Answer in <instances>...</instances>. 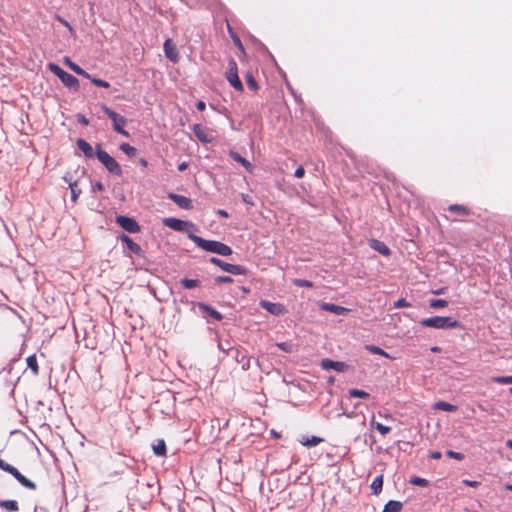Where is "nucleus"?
<instances>
[{
    "label": "nucleus",
    "instance_id": "nucleus-1",
    "mask_svg": "<svg viewBox=\"0 0 512 512\" xmlns=\"http://www.w3.org/2000/svg\"><path fill=\"white\" fill-rule=\"evenodd\" d=\"M189 239L192 240L199 248L215 253L221 256H229L232 254V249L230 246L225 243L216 241V240H206L200 236L190 233L188 235Z\"/></svg>",
    "mask_w": 512,
    "mask_h": 512
},
{
    "label": "nucleus",
    "instance_id": "nucleus-2",
    "mask_svg": "<svg viewBox=\"0 0 512 512\" xmlns=\"http://www.w3.org/2000/svg\"><path fill=\"white\" fill-rule=\"evenodd\" d=\"M419 324L423 327H430L435 329H453L460 326V323L448 316H433L420 320Z\"/></svg>",
    "mask_w": 512,
    "mask_h": 512
},
{
    "label": "nucleus",
    "instance_id": "nucleus-3",
    "mask_svg": "<svg viewBox=\"0 0 512 512\" xmlns=\"http://www.w3.org/2000/svg\"><path fill=\"white\" fill-rule=\"evenodd\" d=\"M96 157L111 174L117 176L122 175V169L118 162L105 150H103L100 144L96 145Z\"/></svg>",
    "mask_w": 512,
    "mask_h": 512
},
{
    "label": "nucleus",
    "instance_id": "nucleus-4",
    "mask_svg": "<svg viewBox=\"0 0 512 512\" xmlns=\"http://www.w3.org/2000/svg\"><path fill=\"white\" fill-rule=\"evenodd\" d=\"M49 70L54 73L61 82L69 89L77 91L79 89V81L78 79L63 70L59 65L55 63H49L48 64Z\"/></svg>",
    "mask_w": 512,
    "mask_h": 512
},
{
    "label": "nucleus",
    "instance_id": "nucleus-5",
    "mask_svg": "<svg viewBox=\"0 0 512 512\" xmlns=\"http://www.w3.org/2000/svg\"><path fill=\"white\" fill-rule=\"evenodd\" d=\"M0 469H2L3 471L11 474L23 487H25L27 489H30V490H35L36 489L37 486H36V484L33 481H31L30 479L26 478L24 475H22L18 471L17 468H15L11 464L7 463L3 459H0Z\"/></svg>",
    "mask_w": 512,
    "mask_h": 512
},
{
    "label": "nucleus",
    "instance_id": "nucleus-6",
    "mask_svg": "<svg viewBox=\"0 0 512 512\" xmlns=\"http://www.w3.org/2000/svg\"><path fill=\"white\" fill-rule=\"evenodd\" d=\"M102 110L112 120L113 129L117 133L122 134L124 136H129V133L123 128L127 123V120L125 117L116 113L114 110H112L111 108H109L106 105H102Z\"/></svg>",
    "mask_w": 512,
    "mask_h": 512
},
{
    "label": "nucleus",
    "instance_id": "nucleus-7",
    "mask_svg": "<svg viewBox=\"0 0 512 512\" xmlns=\"http://www.w3.org/2000/svg\"><path fill=\"white\" fill-rule=\"evenodd\" d=\"M209 261L210 263L218 266L223 271L228 272L232 275H246L248 273V270L245 266L230 264L217 257H211Z\"/></svg>",
    "mask_w": 512,
    "mask_h": 512
},
{
    "label": "nucleus",
    "instance_id": "nucleus-8",
    "mask_svg": "<svg viewBox=\"0 0 512 512\" xmlns=\"http://www.w3.org/2000/svg\"><path fill=\"white\" fill-rule=\"evenodd\" d=\"M226 79L235 90L239 92L243 91L244 87L238 76L237 63L233 58L229 60L228 70L226 72Z\"/></svg>",
    "mask_w": 512,
    "mask_h": 512
},
{
    "label": "nucleus",
    "instance_id": "nucleus-9",
    "mask_svg": "<svg viewBox=\"0 0 512 512\" xmlns=\"http://www.w3.org/2000/svg\"><path fill=\"white\" fill-rule=\"evenodd\" d=\"M116 223L125 231L129 233H138L140 231V225L137 221L128 216L119 215L116 217Z\"/></svg>",
    "mask_w": 512,
    "mask_h": 512
},
{
    "label": "nucleus",
    "instance_id": "nucleus-10",
    "mask_svg": "<svg viewBox=\"0 0 512 512\" xmlns=\"http://www.w3.org/2000/svg\"><path fill=\"white\" fill-rule=\"evenodd\" d=\"M162 223L165 227L177 232H184L188 227H193L192 223L174 217L164 218Z\"/></svg>",
    "mask_w": 512,
    "mask_h": 512
},
{
    "label": "nucleus",
    "instance_id": "nucleus-11",
    "mask_svg": "<svg viewBox=\"0 0 512 512\" xmlns=\"http://www.w3.org/2000/svg\"><path fill=\"white\" fill-rule=\"evenodd\" d=\"M320 366L324 370H335L337 372H346L349 369V365L345 362L334 361L331 359H323L320 363Z\"/></svg>",
    "mask_w": 512,
    "mask_h": 512
},
{
    "label": "nucleus",
    "instance_id": "nucleus-12",
    "mask_svg": "<svg viewBox=\"0 0 512 512\" xmlns=\"http://www.w3.org/2000/svg\"><path fill=\"white\" fill-rule=\"evenodd\" d=\"M259 305L261 308L265 309L267 312L275 316H280L285 312V307L280 303H274L268 300H261L259 302Z\"/></svg>",
    "mask_w": 512,
    "mask_h": 512
},
{
    "label": "nucleus",
    "instance_id": "nucleus-13",
    "mask_svg": "<svg viewBox=\"0 0 512 512\" xmlns=\"http://www.w3.org/2000/svg\"><path fill=\"white\" fill-rule=\"evenodd\" d=\"M168 198L182 209L189 210L193 207L192 200L186 196L170 192L168 193Z\"/></svg>",
    "mask_w": 512,
    "mask_h": 512
},
{
    "label": "nucleus",
    "instance_id": "nucleus-14",
    "mask_svg": "<svg viewBox=\"0 0 512 512\" xmlns=\"http://www.w3.org/2000/svg\"><path fill=\"white\" fill-rule=\"evenodd\" d=\"M165 56L173 63L179 61V53L171 39H167L163 45Z\"/></svg>",
    "mask_w": 512,
    "mask_h": 512
},
{
    "label": "nucleus",
    "instance_id": "nucleus-15",
    "mask_svg": "<svg viewBox=\"0 0 512 512\" xmlns=\"http://www.w3.org/2000/svg\"><path fill=\"white\" fill-rule=\"evenodd\" d=\"M119 239L122 243L126 244V247L135 255L141 256L143 255V250L139 244L134 242L128 235L122 234Z\"/></svg>",
    "mask_w": 512,
    "mask_h": 512
},
{
    "label": "nucleus",
    "instance_id": "nucleus-16",
    "mask_svg": "<svg viewBox=\"0 0 512 512\" xmlns=\"http://www.w3.org/2000/svg\"><path fill=\"white\" fill-rule=\"evenodd\" d=\"M369 246L373 250L379 252L380 254L384 256H389L391 254L390 248L382 241L377 239H371L369 241Z\"/></svg>",
    "mask_w": 512,
    "mask_h": 512
},
{
    "label": "nucleus",
    "instance_id": "nucleus-17",
    "mask_svg": "<svg viewBox=\"0 0 512 512\" xmlns=\"http://www.w3.org/2000/svg\"><path fill=\"white\" fill-rule=\"evenodd\" d=\"M198 307L201 311L207 313L210 317H212L216 321H221L223 319V315L218 312L216 309H214L209 304L199 302Z\"/></svg>",
    "mask_w": 512,
    "mask_h": 512
},
{
    "label": "nucleus",
    "instance_id": "nucleus-18",
    "mask_svg": "<svg viewBox=\"0 0 512 512\" xmlns=\"http://www.w3.org/2000/svg\"><path fill=\"white\" fill-rule=\"evenodd\" d=\"M321 309L324 311L334 313L335 315H345L346 313L349 312V309L333 303H322Z\"/></svg>",
    "mask_w": 512,
    "mask_h": 512
},
{
    "label": "nucleus",
    "instance_id": "nucleus-19",
    "mask_svg": "<svg viewBox=\"0 0 512 512\" xmlns=\"http://www.w3.org/2000/svg\"><path fill=\"white\" fill-rule=\"evenodd\" d=\"M193 132L201 142L208 143L211 141L206 129L201 124H195L193 126Z\"/></svg>",
    "mask_w": 512,
    "mask_h": 512
},
{
    "label": "nucleus",
    "instance_id": "nucleus-20",
    "mask_svg": "<svg viewBox=\"0 0 512 512\" xmlns=\"http://www.w3.org/2000/svg\"><path fill=\"white\" fill-rule=\"evenodd\" d=\"M77 147L84 153L87 158H92L94 156V150L92 146L84 139L79 138L76 142Z\"/></svg>",
    "mask_w": 512,
    "mask_h": 512
},
{
    "label": "nucleus",
    "instance_id": "nucleus-21",
    "mask_svg": "<svg viewBox=\"0 0 512 512\" xmlns=\"http://www.w3.org/2000/svg\"><path fill=\"white\" fill-rule=\"evenodd\" d=\"M64 62L76 74L83 76L85 78H90V74L87 73L84 69H82L79 65L71 61L70 58L65 57Z\"/></svg>",
    "mask_w": 512,
    "mask_h": 512
},
{
    "label": "nucleus",
    "instance_id": "nucleus-22",
    "mask_svg": "<svg viewBox=\"0 0 512 512\" xmlns=\"http://www.w3.org/2000/svg\"><path fill=\"white\" fill-rule=\"evenodd\" d=\"M0 508L6 512H17L19 505L16 500H0Z\"/></svg>",
    "mask_w": 512,
    "mask_h": 512
},
{
    "label": "nucleus",
    "instance_id": "nucleus-23",
    "mask_svg": "<svg viewBox=\"0 0 512 512\" xmlns=\"http://www.w3.org/2000/svg\"><path fill=\"white\" fill-rule=\"evenodd\" d=\"M230 157L240 163L243 167H245L248 171H251L252 170V164L246 160L244 157H242L238 152H234V151H231L230 152Z\"/></svg>",
    "mask_w": 512,
    "mask_h": 512
},
{
    "label": "nucleus",
    "instance_id": "nucleus-24",
    "mask_svg": "<svg viewBox=\"0 0 512 512\" xmlns=\"http://www.w3.org/2000/svg\"><path fill=\"white\" fill-rule=\"evenodd\" d=\"M402 507L403 504L400 501L390 500L386 503L382 512H400Z\"/></svg>",
    "mask_w": 512,
    "mask_h": 512
},
{
    "label": "nucleus",
    "instance_id": "nucleus-25",
    "mask_svg": "<svg viewBox=\"0 0 512 512\" xmlns=\"http://www.w3.org/2000/svg\"><path fill=\"white\" fill-rule=\"evenodd\" d=\"M448 210L450 212H455L461 216H468L471 213L469 208H467L466 206L460 205V204H451L448 207Z\"/></svg>",
    "mask_w": 512,
    "mask_h": 512
},
{
    "label": "nucleus",
    "instance_id": "nucleus-26",
    "mask_svg": "<svg viewBox=\"0 0 512 512\" xmlns=\"http://www.w3.org/2000/svg\"><path fill=\"white\" fill-rule=\"evenodd\" d=\"M321 442H323V439L318 436H311V437H306V438L303 437V439L300 440V443L306 447H314V446H317L318 444H320Z\"/></svg>",
    "mask_w": 512,
    "mask_h": 512
},
{
    "label": "nucleus",
    "instance_id": "nucleus-27",
    "mask_svg": "<svg viewBox=\"0 0 512 512\" xmlns=\"http://www.w3.org/2000/svg\"><path fill=\"white\" fill-rule=\"evenodd\" d=\"M433 408L436 410L446 411V412H454L457 410L455 405H452L445 401H438L433 405Z\"/></svg>",
    "mask_w": 512,
    "mask_h": 512
},
{
    "label": "nucleus",
    "instance_id": "nucleus-28",
    "mask_svg": "<svg viewBox=\"0 0 512 512\" xmlns=\"http://www.w3.org/2000/svg\"><path fill=\"white\" fill-rule=\"evenodd\" d=\"M372 494L378 495L382 491L383 487V475L377 476L371 483Z\"/></svg>",
    "mask_w": 512,
    "mask_h": 512
},
{
    "label": "nucleus",
    "instance_id": "nucleus-29",
    "mask_svg": "<svg viewBox=\"0 0 512 512\" xmlns=\"http://www.w3.org/2000/svg\"><path fill=\"white\" fill-rule=\"evenodd\" d=\"M153 452L157 456H165L167 452L165 441L157 440V443L153 445Z\"/></svg>",
    "mask_w": 512,
    "mask_h": 512
},
{
    "label": "nucleus",
    "instance_id": "nucleus-30",
    "mask_svg": "<svg viewBox=\"0 0 512 512\" xmlns=\"http://www.w3.org/2000/svg\"><path fill=\"white\" fill-rule=\"evenodd\" d=\"M27 366L31 369L34 376H37L39 374V366L37 363L36 355H30L27 359Z\"/></svg>",
    "mask_w": 512,
    "mask_h": 512
},
{
    "label": "nucleus",
    "instance_id": "nucleus-31",
    "mask_svg": "<svg viewBox=\"0 0 512 512\" xmlns=\"http://www.w3.org/2000/svg\"><path fill=\"white\" fill-rule=\"evenodd\" d=\"M365 349L368 352L372 353V354H376V355H380V356H383V357H386V358H390L389 354L386 351H384L382 348L378 347V346L369 344V345L365 346Z\"/></svg>",
    "mask_w": 512,
    "mask_h": 512
},
{
    "label": "nucleus",
    "instance_id": "nucleus-32",
    "mask_svg": "<svg viewBox=\"0 0 512 512\" xmlns=\"http://www.w3.org/2000/svg\"><path fill=\"white\" fill-rule=\"evenodd\" d=\"M180 283L186 289H193L200 286V281L198 279L183 278L180 280Z\"/></svg>",
    "mask_w": 512,
    "mask_h": 512
},
{
    "label": "nucleus",
    "instance_id": "nucleus-33",
    "mask_svg": "<svg viewBox=\"0 0 512 512\" xmlns=\"http://www.w3.org/2000/svg\"><path fill=\"white\" fill-rule=\"evenodd\" d=\"M120 150L124 152L128 157H134L137 154V149L128 143L120 144Z\"/></svg>",
    "mask_w": 512,
    "mask_h": 512
},
{
    "label": "nucleus",
    "instance_id": "nucleus-34",
    "mask_svg": "<svg viewBox=\"0 0 512 512\" xmlns=\"http://www.w3.org/2000/svg\"><path fill=\"white\" fill-rule=\"evenodd\" d=\"M348 394L350 397H355V398H362V399H368L370 397V394L367 393L366 391L364 390H360V389H350L348 391Z\"/></svg>",
    "mask_w": 512,
    "mask_h": 512
},
{
    "label": "nucleus",
    "instance_id": "nucleus-35",
    "mask_svg": "<svg viewBox=\"0 0 512 512\" xmlns=\"http://www.w3.org/2000/svg\"><path fill=\"white\" fill-rule=\"evenodd\" d=\"M245 80L247 83V86L253 90L257 91L259 89V86L257 84V81L255 80L254 76L251 73H247L245 76Z\"/></svg>",
    "mask_w": 512,
    "mask_h": 512
},
{
    "label": "nucleus",
    "instance_id": "nucleus-36",
    "mask_svg": "<svg viewBox=\"0 0 512 512\" xmlns=\"http://www.w3.org/2000/svg\"><path fill=\"white\" fill-rule=\"evenodd\" d=\"M371 426L379 431L382 435H386L391 431L389 426H385L379 422H375L374 420L371 421Z\"/></svg>",
    "mask_w": 512,
    "mask_h": 512
},
{
    "label": "nucleus",
    "instance_id": "nucleus-37",
    "mask_svg": "<svg viewBox=\"0 0 512 512\" xmlns=\"http://www.w3.org/2000/svg\"><path fill=\"white\" fill-rule=\"evenodd\" d=\"M448 305V302L444 299H431L429 301V306L431 308H443V307H446Z\"/></svg>",
    "mask_w": 512,
    "mask_h": 512
},
{
    "label": "nucleus",
    "instance_id": "nucleus-38",
    "mask_svg": "<svg viewBox=\"0 0 512 512\" xmlns=\"http://www.w3.org/2000/svg\"><path fill=\"white\" fill-rule=\"evenodd\" d=\"M69 188L71 189V200L76 202L82 191L78 188L77 183H70Z\"/></svg>",
    "mask_w": 512,
    "mask_h": 512
},
{
    "label": "nucleus",
    "instance_id": "nucleus-39",
    "mask_svg": "<svg viewBox=\"0 0 512 512\" xmlns=\"http://www.w3.org/2000/svg\"><path fill=\"white\" fill-rule=\"evenodd\" d=\"M409 482L412 485L421 486V487H426L429 484L428 480L421 478V477H417V476L412 477Z\"/></svg>",
    "mask_w": 512,
    "mask_h": 512
},
{
    "label": "nucleus",
    "instance_id": "nucleus-40",
    "mask_svg": "<svg viewBox=\"0 0 512 512\" xmlns=\"http://www.w3.org/2000/svg\"><path fill=\"white\" fill-rule=\"evenodd\" d=\"M492 381L498 384H512V375L511 376H495L492 377Z\"/></svg>",
    "mask_w": 512,
    "mask_h": 512
},
{
    "label": "nucleus",
    "instance_id": "nucleus-41",
    "mask_svg": "<svg viewBox=\"0 0 512 512\" xmlns=\"http://www.w3.org/2000/svg\"><path fill=\"white\" fill-rule=\"evenodd\" d=\"M88 79L97 87H102V88H109L110 87V84L107 81H105V80H102V79H99V78H93L91 76Z\"/></svg>",
    "mask_w": 512,
    "mask_h": 512
},
{
    "label": "nucleus",
    "instance_id": "nucleus-42",
    "mask_svg": "<svg viewBox=\"0 0 512 512\" xmlns=\"http://www.w3.org/2000/svg\"><path fill=\"white\" fill-rule=\"evenodd\" d=\"M293 284L298 287H307V288L313 287V283L306 279H294Z\"/></svg>",
    "mask_w": 512,
    "mask_h": 512
},
{
    "label": "nucleus",
    "instance_id": "nucleus-43",
    "mask_svg": "<svg viewBox=\"0 0 512 512\" xmlns=\"http://www.w3.org/2000/svg\"><path fill=\"white\" fill-rule=\"evenodd\" d=\"M393 306H394V308L399 309V308H403V307H410L411 304L409 302H407L406 299L400 298L394 302Z\"/></svg>",
    "mask_w": 512,
    "mask_h": 512
},
{
    "label": "nucleus",
    "instance_id": "nucleus-44",
    "mask_svg": "<svg viewBox=\"0 0 512 512\" xmlns=\"http://www.w3.org/2000/svg\"><path fill=\"white\" fill-rule=\"evenodd\" d=\"M446 455L452 459H456V460H463L464 459V455L460 452H455L453 450H448L446 452Z\"/></svg>",
    "mask_w": 512,
    "mask_h": 512
},
{
    "label": "nucleus",
    "instance_id": "nucleus-45",
    "mask_svg": "<svg viewBox=\"0 0 512 512\" xmlns=\"http://www.w3.org/2000/svg\"><path fill=\"white\" fill-rule=\"evenodd\" d=\"M136 483H137V486H136L137 491H143L145 489H154L153 484L139 482L138 480L136 481Z\"/></svg>",
    "mask_w": 512,
    "mask_h": 512
},
{
    "label": "nucleus",
    "instance_id": "nucleus-46",
    "mask_svg": "<svg viewBox=\"0 0 512 512\" xmlns=\"http://www.w3.org/2000/svg\"><path fill=\"white\" fill-rule=\"evenodd\" d=\"M214 282H215L216 284H220V283H232V282H233V279H232L230 276H217V277H215Z\"/></svg>",
    "mask_w": 512,
    "mask_h": 512
},
{
    "label": "nucleus",
    "instance_id": "nucleus-47",
    "mask_svg": "<svg viewBox=\"0 0 512 512\" xmlns=\"http://www.w3.org/2000/svg\"><path fill=\"white\" fill-rule=\"evenodd\" d=\"M277 347L285 352H290L291 345L287 342L277 343Z\"/></svg>",
    "mask_w": 512,
    "mask_h": 512
},
{
    "label": "nucleus",
    "instance_id": "nucleus-48",
    "mask_svg": "<svg viewBox=\"0 0 512 512\" xmlns=\"http://www.w3.org/2000/svg\"><path fill=\"white\" fill-rule=\"evenodd\" d=\"M462 483L466 486H470V487H478L480 485V483L478 481H472V480H468V479H464L462 481Z\"/></svg>",
    "mask_w": 512,
    "mask_h": 512
},
{
    "label": "nucleus",
    "instance_id": "nucleus-49",
    "mask_svg": "<svg viewBox=\"0 0 512 512\" xmlns=\"http://www.w3.org/2000/svg\"><path fill=\"white\" fill-rule=\"evenodd\" d=\"M305 174V170L302 166H299L295 172H294V176L297 177V178H302Z\"/></svg>",
    "mask_w": 512,
    "mask_h": 512
},
{
    "label": "nucleus",
    "instance_id": "nucleus-50",
    "mask_svg": "<svg viewBox=\"0 0 512 512\" xmlns=\"http://www.w3.org/2000/svg\"><path fill=\"white\" fill-rule=\"evenodd\" d=\"M57 20L62 24L64 25L65 27H67L70 31H73V28L71 27V25L65 20L63 19L62 17L60 16H57Z\"/></svg>",
    "mask_w": 512,
    "mask_h": 512
},
{
    "label": "nucleus",
    "instance_id": "nucleus-51",
    "mask_svg": "<svg viewBox=\"0 0 512 512\" xmlns=\"http://www.w3.org/2000/svg\"><path fill=\"white\" fill-rule=\"evenodd\" d=\"M63 180L68 184L70 187V183H77L76 180H73L72 177L67 173L65 176H63Z\"/></svg>",
    "mask_w": 512,
    "mask_h": 512
},
{
    "label": "nucleus",
    "instance_id": "nucleus-52",
    "mask_svg": "<svg viewBox=\"0 0 512 512\" xmlns=\"http://www.w3.org/2000/svg\"><path fill=\"white\" fill-rule=\"evenodd\" d=\"M429 456L432 459H440L442 457V454L439 451H433V452L430 453Z\"/></svg>",
    "mask_w": 512,
    "mask_h": 512
},
{
    "label": "nucleus",
    "instance_id": "nucleus-53",
    "mask_svg": "<svg viewBox=\"0 0 512 512\" xmlns=\"http://www.w3.org/2000/svg\"><path fill=\"white\" fill-rule=\"evenodd\" d=\"M216 213L219 216L223 217V218H228L229 217L228 212L226 210H224V209H218Z\"/></svg>",
    "mask_w": 512,
    "mask_h": 512
},
{
    "label": "nucleus",
    "instance_id": "nucleus-54",
    "mask_svg": "<svg viewBox=\"0 0 512 512\" xmlns=\"http://www.w3.org/2000/svg\"><path fill=\"white\" fill-rule=\"evenodd\" d=\"M78 122L83 124V125H88V123H89L88 119L85 116H83V115H79L78 116Z\"/></svg>",
    "mask_w": 512,
    "mask_h": 512
},
{
    "label": "nucleus",
    "instance_id": "nucleus-55",
    "mask_svg": "<svg viewBox=\"0 0 512 512\" xmlns=\"http://www.w3.org/2000/svg\"><path fill=\"white\" fill-rule=\"evenodd\" d=\"M196 107L199 111H204L206 108V104L203 101H198Z\"/></svg>",
    "mask_w": 512,
    "mask_h": 512
},
{
    "label": "nucleus",
    "instance_id": "nucleus-56",
    "mask_svg": "<svg viewBox=\"0 0 512 512\" xmlns=\"http://www.w3.org/2000/svg\"><path fill=\"white\" fill-rule=\"evenodd\" d=\"M188 168V163L187 162H182L178 165V170L179 171H185L186 169Z\"/></svg>",
    "mask_w": 512,
    "mask_h": 512
},
{
    "label": "nucleus",
    "instance_id": "nucleus-57",
    "mask_svg": "<svg viewBox=\"0 0 512 512\" xmlns=\"http://www.w3.org/2000/svg\"><path fill=\"white\" fill-rule=\"evenodd\" d=\"M93 187L94 189H97L99 191H102L104 189V185L100 181L96 182Z\"/></svg>",
    "mask_w": 512,
    "mask_h": 512
},
{
    "label": "nucleus",
    "instance_id": "nucleus-58",
    "mask_svg": "<svg viewBox=\"0 0 512 512\" xmlns=\"http://www.w3.org/2000/svg\"><path fill=\"white\" fill-rule=\"evenodd\" d=\"M242 200L247 204L253 205V202L250 200L248 195L242 194Z\"/></svg>",
    "mask_w": 512,
    "mask_h": 512
},
{
    "label": "nucleus",
    "instance_id": "nucleus-59",
    "mask_svg": "<svg viewBox=\"0 0 512 512\" xmlns=\"http://www.w3.org/2000/svg\"><path fill=\"white\" fill-rule=\"evenodd\" d=\"M139 164L142 166V167H147L148 166V162L146 159L144 158H140L139 159Z\"/></svg>",
    "mask_w": 512,
    "mask_h": 512
},
{
    "label": "nucleus",
    "instance_id": "nucleus-60",
    "mask_svg": "<svg viewBox=\"0 0 512 512\" xmlns=\"http://www.w3.org/2000/svg\"><path fill=\"white\" fill-rule=\"evenodd\" d=\"M152 497H153V494L151 493V494L147 495L146 497H144V499H142V501L149 502L152 499Z\"/></svg>",
    "mask_w": 512,
    "mask_h": 512
},
{
    "label": "nucleus",
    "instance_id": "nucleus-61",
    "mask_svg": "<svg viewBox=\"0 0 512 512\" xmlns=\"http://www.w3.org/2000/svg\"><path fill=\"white\" fill-rule=\"evenodd\" d=\"M444 293V288H441V289H438L436 291H434V294L436 295H440V294H443Z\"/></svg>",
    "mask_w": 512,
    "mask_h": 512
},
{
    "label": "nucleus",
    "instance_id": "nucleus-62",
    "mask_svg": "<svg viewBox=\"0 0 512 512\" xmlns=\"http://www.w3.org/2000/svg\"><path fill=\"white\" fill-rule=\"evenodd\" d=\"M506 445H507V447H509V448H511V449H512V440H508V441L506 442Z\"/></svg>",
    "mask_w": 512,
    "mask_h": 512
},
{
    "label": "nucleus",
    "instance_id": "nucleus-63",
    "mask_svg": "<svg viewBox=\"0 0 512 512\" xmlns=\"http://www.w3.org/2000/svg\"><path fill=\"white\" fill-rule=\"evenodd\" d=\"M506 489H507V490H509V491H512V484H508V485L506 486Z\"/></svg>",
    "mask_w": 512,
    "mask_h": 512
},
{
    "label": "nucleus",
    "instance_id": "nucleus-64",
    "mask_svg": "<svg viewBox=\"0 0 512 512\" xmlns=\"http://www.w3.org/2000/svg\"><path fill=\"white\" fill-rule=\"evenodd\" d=\"M334 382V378L333 377H330L329 378V383H333Z\"/></svg>",
    "mask_w": 512,
    "mask_h": 512
}]
</instances>
